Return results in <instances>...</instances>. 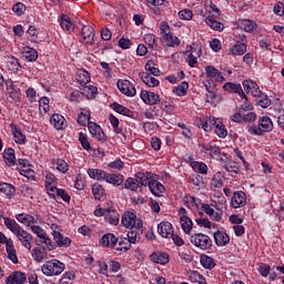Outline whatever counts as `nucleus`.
Wrapping results in <instances>:
<instances>
[{
  "mask_svg": "<svg viewBox=\"0 0 284 284\" xmlns=\"http://www.w3.org/2000/svg\"><path fill=\"white\" fill-rule=\"evenodd\" d=\"M41 270L44 276H59V274H61L63 270H65V264L59 260H52V261L45 262L42 265Z\"/></svg>",
  "mask_w": 284,
  "mask_h": 284,
  "instance_id": "nucleus-1",
  "label": "nucleus"
},
{
  "mask_svg": "<svg viewBox=\"0 0 284 284\" xmlns=\"http://www.w3.org/2000/svg\"><path fill=\"white\" fill-rule=\"evenodd\" d=\"M274 130V123L270 116H262L258 121V126H250L248 132L257 136H263L264 132H272Z\"/></svg>",
  "mask_w": 284,
  "mask_h": 284,
  "instance_id": "nucleus-2",
  "label": "nucleus"
},
{
  "mask_svg": "<svg viewBox=\"0 0 284 284\" xmlns=\"http://www.w3.org/2000/svg\"><path fill=\"white\" fill-rule=\"evenodd\" d=\"M122 225L126 227V230H143L141 219H136V214L130 211L124 212L122 215Z\"/></svg>",
  "mask_w": 284,
  "mask_h": 284,
  "instance_id": "nucleus-3",
  "label": "nucleus"
},
{
  "mask_svg": "<svg viewBox=\"0 0 284 284\" xmlns=\"http://www.w3.org/2000/svg\"><path fill=\"white\" fill-rule=\"evenodd\" d=\"M191 243L199 247V250H211L212 248V239L203 233H194L191 235Z\"/></svg>",
  "mask_w": 284,
  "mask_h": 284,
  "instance_id": "nucleus-4",
  "label": "nucleus"
},
{
  "mask_svg": "<svg viewBox=\"0 0 284 284\" xmlns=\"http://www.w3.org/2000/svg\"><path fill=\"white\" fill-rule=\"evenodd\" d=\"M116 87L125 97H134V94H136L134 84L128 80H118Z\"/></svg>",
  "mask_w": 284,
  "mask_h": 284,
  "instance_id": "nucleus-5",
  "label": "nucleus"
},
{
  "mask_svg": "<svg viewBox=\"0 0 284 284\" xmlns=\"http://www.w3.org/2000/svg\"><path fill=\"white\" fill-rule=\"evenodd\" d=\"M88 128L92 136H95L98 141H102V143H105L106 136H105V133L103 132V129H101V125L97 124L95 122H89Z\"/></svg>",
  "mask_w": 284,
  "mask_h": 284,
  "instance_id": "nucleus-6",
  "label": "nucleus"
},
{
  "mask_svg": "<svg viewBox=\"0 0 284 284\" xmlns=\"http://www.w3.org/2000/svg\"><path fill=\"white\" fill-rule=\"evenodd\" d=\"M116 243H119V237L113 233H106L100 240V245H102V247L114 248L116 247Z\"/></svg>",
  "mask_w": 284,
  "mask_h": 284,
  "instance_id": "nucleus-7",
  "label": "nucleus"
},
{
  "mask_svg": "<svg viewBox=\"0 0 284 284\" xmlns=\"http://www.w3.org/2000/svg\"><path fill=\"white\" fill-rule=\"evenodd\" d=\"M140 97L146 105H156L161 101L159 94L150 91H142Z\"/></svg>",
  "mask_w": 284,
  "mask_h": 284,
  "instance_id": "nucleus-8",
  "label": "nucleus"
},
{
  "mask_svg": "<svg viewBox=\"0 0 284 284\" xmlns=\"http://www.w3.org/2000/svg\"><path fill=\"white\" fill-rule=\"evenodd\" d=\"M158 233L163 239H170V236H172V234H174V230L172 229V223H170V222H161L158 225Z\"/></svg>",
  "mask_w": 284,
  "mask_h": 284,
  "instance_id": "nucleus-9",
  "label": "nucleus"
},
{
  "mask_svg": "<svg viewBox=\"0 0 284 284\" xmlns=\"http://www.w3.org/2000/svg\"><path fill=\"white\" fill-rule=\"evenodd\" d=\"M200 148H202V152H205V154H209L210 156H212V159L221 154V149L214 142H210L207 144H200Z\"/></svg>",
  "mask_w": 284,
  "mask_h": 284,
  "instance_id": "nucleus-10",
  "label": "nucleus"
},
{
  "mask_svg": "<svg viewBox=\"0 0 284 284\" xmlns=\"http://www.w3.org/2000/svg\"><path fill=\"white\" fill-rule=\"evenodd\" d=\"M16 235L19 239V241L22 243L23 247H27V250H32V244H31L32 235L28 233V231L22 229Z\"/></svg>",
  "mask_w": 284,
  "mask_h": 284,
  "instance_id": "nucleus-11",
  "label": "nucleus"
},
{
  "mask_svg": "<svg viewBox=\"0 0 284 284\" xmlns=\"http://www.w3.org/2000/svg\"><path fill=\"white\" fill-rule=\"evenodd\" d=\"M231 205L232 207H235V209L243 207V205H245V192L243 191L234 192L231 199Z\"/></svg>",
  "mask_w": 284,
  "mask_h": 284,
  "instance_id": "nucleus-12",
  "label": "nucleus"
},
{
  "mask_svg": "<svg viewBox=\"0 0 284 284\" xmlns=\"http://www.w3.org/2000/svg\"><path fill=\"white\" fill-rule=\"evenodd\" d=\"M52 234L59 247H70V245H72V240H70V237H64L59 231H53Z\"/></svg>",
  "mask_w": 284,
  "mask_h": 284,
  "instance_id": "nucleus-13",
  "label": "nucleus"
},
{
  "mask_svg": "<svg viewBox=\"0 0 284 284\" xmlns=\"http://www.w3.org/2000/svg\"><path fill=\"white\" fill-rule=\"evenodd\" d=\"M223 90H225L226 92H235L241 97V99L247 100V95H245V92H243L241 84H234L232 82H226L223 87Z\"/></svg>",
  "mask_w": 284,
  "mask_h": 284,
  "instance_id": "nucleus-14",
  "label": "nucleus"
},
{
  "mask_svg": "<svg viewBox=\"0 0 284 284\" xmlns=\"http://www.w3.org/2000/svg\"><path fill=\"white\" fill-rule=\"evenodd\" d=\"M3 159L8 168H12V165H17V156L14 155V149L12 148L6 149L3 152Z\"/></svg>",
  "mask_w": 284,
  "mask_h": 284,
  "instance_id": "nucleus-15",
  "label": "nucleus"
},
{
  "mask_svg": "<svg viewBox=\"0 0 284 284\" xmlns=\"http://www.w3.org/2000/svg\"><path fill=\"white\" fill-rule=\"evenodd\" d=\"M26 278V273L14 272L8 276L6 284H23Z\"/></svg>",
  "mask_w": 284,
  "mask_h": 284,
  "instance_id": "nucleus-16",
  "label": "nucleus"
},
{
  "mask_svg": "<svg viewBox=\"0 0 284 284\" xmlns=\"http://www.w3.org/2000/svg\"><path fill=\"white\" fill-rule=\"evenodd\" d=\"M139 77L149 88H156L159 85V80L148 72H140Z\"/></svg>",
  "mask_w": 284,
  "mask_h": 284,
  "instance_id": "nucleus-17",
  "label": "nucleus"
},
{
  "mask_svg": "<svg viewBox=\"0 0 284 284\" xmlns=\"http://www.w3.org/2000/svg\"><path fill=\"white\" fill-rule=\"evenodd\" d=\"M82 37L83 41H87V43L92 45L94 43V28H92L91 26H83Z\"/></svg>",
  "mask_w": 284,
  "mask_h": 284,
  "instance_id": "nucleus-18",
  "label": "nucleus"
},
{
  "mask_svg": "<svg viewBox=\"0 0 284 284\" xmlns=\"http://www.w3.org/2000/svg\"><path fill=\"white\" fill-rule=\"evenodd\" d=\"M50 123L55 130H65V118L61 114H53L50 119Z\"/></svg>",
  "mask_w": 284,
  "mask_h": 284,
  "instance_id": "nucleus-19",
  "label": "nucleus"
},
{
  "mask_svg": "<svg viewBox=\"0 0 284 284\" xmlns=\"http://www.w3.org/2000/svg\"><path fill=\"white\" fill-rule=\"evenodd\" d=\"M151 261L160 265H168L170 263V255L168 253H152Z\"/></svg>",
  "mask_w": 284,
  "mask_h": 284,
  "instance_id": "nucleus-20",
  "label": "nucleus"
},
{
  "mask_svg": "<svg viewBox=\"0 0 284 284\" xmlns=\"http://www.w3.org/2000/svg\"><path fill=\"white\" fill-rule=\"evenodd\" d=\"M206 75L210 79H214V81H225V78L222 75L221 71H219L216 68L209 65L205 68Z\"/></svg>",
  "mask_w": 284,
  "mask_h": 284,
  "instance_id": "nucleus-21",
  "label": "nucleus"
},
{
  "mask_svg": "<svg viewBox=\"0 0 284 284\" xmlns=\"http://www.w3.org/2000/svg\"><path fill=\"white\" fill-rule=\"evenodd\" d=\"M149 190L154 194V196H161L162 192H165V186L156 180H151V183H149Z\"/></svg>",
  "mask_w": 284,
  "mask_h": 284,
  "instance_id": "nucleus-22",
  "label": "nucleus"
},
{
  "mask_svg": "<svg viewBox=\"0 0 284 284\" xmlns=\"http://www.w3.org/2000/svg\"><path fill=\"white\" fill-rule=\"evenodd\" d=\"M214 241L216 245H227V243H230V235L225 232L217 231L214 233Z\"/></svg>",
  "mask_w": 284,
  "mask_h": 284,
  "instance_id": "nucleus-23",
  "label": "nucleus"
},
{
  "mask_svg": "<svg viewBox=\"0 0 284 284\" xmlns=\"http://www.w3.org/2000/svg\"><path fill=\"white\" fill-rule=\"evenodd\" d=\"M243 88L245 92H250L252 90L251 92L253 97H258V94H261V90L258 89V84H256V82L245 80L243 82Z\"/></svg>",
  "mask_w": 284,
  "mask_h": 284,
  "instance_id": "nucleus-24",
  "label": "nucleus"
},
{
  "mask_svg": "<svg viewBox=\"0 0 284 284\" xmlns=\"http://www.w3.org/2000/svg\"><path fill=\"white\" fill-rule=\"evenodd\" d=\"M104 219L106 223H110V225H119V214L114 210L106 209Z\"/></svg>",
  "mask_w": 284,
  "mask_h": 284,
  "instance_id": "nucleus-25",
  "label": "nucleus"
},
{
  "mask_svg": "<svg viewBox=\"0 0 284 284\" xmlns=\"http://www.w3.org/2000/svg\"><path fill=\"white\" fill-rule=\"evenodd\" d=\"M180 223H181V227L185 234H190V232H192V227H193L194 223H192V219H190L187 215L181 216Z\"/></svg>",
  "mask_w": 284,
  "mask_h": 284,
  "instance_id": "nucleus-26",
  "label": "nucleus"
},
{
  "mask_svg": "<svg viewBox=\"0 0 284 284\" xmlns=\"http://www.w3.org/2000/svg\"><path fill=\"white\" fill-rule=\"evenodd\" d=\"M135 181L136 183L141 186V187H145V186H150V183H152V180H150V173L145 174V173H136L135 174Z\"/></svg>",
  "mask_w": 284,
  "mask_h": 284,
  "instance_id": "nucleus-27",
  "label": "nucleus"
},
{
  "mask_svg": "<svg viewBox=\"0 0 284 284\" xmlns=\"http://www.w3.org/2000/svg\"><path fill=\"white\" fill-rule=\"evenodd\" d=\"M3 221H4L6 227L10 230V232H12L13 234H17L22 230L21 225H19V223H17V221L14 220H10L9 217H3Z\"/></svg>",
  "mask_w": 284,
  "mask_h": 284,
  "instance_id": "nucleus-28",
  "label": "nucleus"
},
{
  "mask_svg": "<svg viewBox=\"0 0 284 284\" xmlns=\"http://www.w3.org/2000/svg\"><path fill=\"white\" fill-rule=\"evenodd\" d=\"M7 254L8 258H10L14 264L19 263V258L17 257V250H14V244L12 243V240H9V242H7Z\"/></svg>",
  "mask_w": 284,
  "mask_h": 284,
  "instance_id": "nucleus-29",
  "label": "nucleus"
},
{
  "mask_svg": "<svg viewBox=\"0 0 284 284\" xmlns=\"http://www.w3.org/2000/svg\"><path fill=\"white\" fill-rule=\"evenodd\" d=\"M200 122L205 132H212V128H216V123H219V120L210 116L205 121L200 120Z\"/></svg>",
  "mask_w": 284,
  "mask_h": 284,
  "instance_id": "nucleus-30",
  "label": "nucleus"
},
{
  "mask_svg": "<svg viewBox=\"0 0 284 284\" xmlns=\"http://www.w3.org/2000/svg\"><path fill=\"white\" fill-rule=\"evenodd\" d=\"M205 23L210 26V28H212L213 30H217V32H221V30H223L224 28L223 23L214 19V16H207L205 19Z\"/></svg>",
  "mask_w": 284,
  "mask_h": 284,
  "instance_id": "nucleus-31",
  "label": "nucleus"
},
{
  "mask_svg": "<svg viewBox=\"0 0 284 284\" xmlns=\"http://www.w3.org/2000/svg\"><path fill=\"white\" fill-rule=\"evenodd\" d=\"M88 174L90 179H95L97 181H105L106 173L99 169H89Z\"/></svg>",
  "mask_w": 284,
  "mask_h": 284,
  "instance_id": "nucleus-32",
  "label": "nucleus"
},
{
  "mask_svg": "<svg viewBox=\"0 0 284 284\" xmlns=\"http://www.w3.org/2000/svg\"><path fill=\"white\" fill-rule=\"evenodd\" d=\"M31 254H32V257L34 258V261H37V263H41V261H43V258H45V247L38 246L32 250Z\"/></svg>",
  "mask_w": 284,
  "mask_h": 284,
  "instance_id": "nucleus-33",
  "label": "nucleus"
},
{
  "mask_svg": "<svg viewBox=\"0 0 284 284\" xmlns=\"http://www.w3.org/2000/svg\"><path fill=\"white\" fill-rule=\"evenodd\" d=\"M106 183H112V185H121L123 183V175L121 174H108L104 178Z\"/></svg>",
  "mask_w": 284,
  "mask_h": 284,
  "instance_id": "nucleus-34",
  "label": "nucleus"
},
{
  "mask_svg": "<svg viewBox=\"0 0 284 284\" xmlns=\"http://www.w3.org/2000/svg\"><path fill=\"white\" fill-rule=\"evenodd\" d=\"M112 110H115L118 114H123V116H132V111L118 102L111 104Z\"/></svg>",
  "mask_w": 284,
  "mask_h": 284,
  "instance_id": "nucleus-35",
  "label": "nucleus"
},
{
  "mask_svg": "<svg viewBox=\"0 0 284 284\" xmlns=\"http://www.w3.org/2000/svg\"><path fill=\"white\" fill-rule=\"evenodd\" d=\"M200 261L202 267H205L206 270H214V267H216V263H214V258L211 256L202 255Z\"/></svg>",
  "mask_w": 284,
  "mask_h": 284,
  "instance_id": "nucleus-36",
  "label": "nucleus"
},
{
  "mask_svg": "<svg viewBox=\"0 0 284 284\" xmlns=\"http://www.w3.org/2000/svg\"><path fill=\"white\" fill-rule=\"evenodd\" d=\"M17 221H19V223H27V225H30L32 223H37V220L34 219V216L28 214V213H21L18 214L16 216Z\"/></svg>",
  "mask_w": 284,
  "mask_h": 284,
  "instance_id": "nucleus-37",
  "label": "nucleus"
},
{
  "mask_svg": "<svg viewBox=\"0 0 284 284\" xmlns=\"http://www.w3.org/2000/svg\"><path fill=\"white\" fill-rule=\"evenodd\" d=\"M124 187H126V190H132L133 192H141V185L136 182L135 178H129L125 181Z\"/></svg>",
  "mask_w": 284,
  "mask_h": 284,
  "instance_id": "nucleus-38",
  "label": "nucleus"
},
{
  "mask_svg": "<svg viewBox=\"0 0 284 284\" xmlns=\"http://www.w3.org/2000/svg\"><path fill=\"white\" fill-rule=\"evenodd\" d=\"M0 192H2V194H6V196L10 199V196H14L16 189L12 184L1 183Z\"/></svg>",
  "mask_w": 284,
  "mask_h": 284,
  "instance_id": "nucleus-39",
  "label": "nucleus"
},
{
  "mask_svg": "<svg viewBox=\"0 0 284 284\" xmlns=\"http://www.w3.org/2000/svg\"><path fill=\"white\" fill-rule=\"evenodd\" d=\"M156 64L154 63V61L150 60L146 62L145 64V70L146 72H149V74H153V77H161V70H159V68L155 67Z\"/></svg>",
  "mask_w": 284,
  "mask_h": 284,
  "instance_id": "nucleus-40",
  "label": "nucleus"
},
{
  "mask_svg": "<svg viewBox=\"0 0 284 284\" xmlns=\"http://www.w3.org/2000/svg\"><path fill=\"white\" fill-rule=\"evenodd\" d=\"M247 51V44L236 42L235 45L231 49L232 54H237L241 57Z\"/></svg>",
  "mask_w": 284,
  "mask_h": 284,
  "instance_id": "nucleus-41",
  "label": "nucleus"
},
{
  "mask_svg": "<svg viewBox=\"0 0 284 284\" xmlns=\"http://www.w3.org/2000/svg\"><path fill=\"white\" fill-rule=\"evenodd\" d=\"M215 134H217L220 139H225V136H227V130H225V124H223L221 120H217V123L215 124Z\"/></svg>",
  "mask_w": 284,
  "mask_h": 284,
  "instance_id": "nucleus-42",
  "label": "nucleus"
},
{
  "mask_svg": "<svg viewBox=\"0 0 284 284\" xmlns=\"http://www.w3.org/2000/svg\"><path fill=\"white\" fill-rule=\"evenodd\" d=\"M256 97H257L256 103L261 108H270V105H272V100H270V98H267L266 94L261 93Z\"/></svg>",
  "mask_w": 284,
  "mask_h": 284,
  "instance_id": "nucleus-43",
  "label": "nucleus"
},
{
  "mask_svg": "<svg viewBox=\"0 0 284 284\" xmlns=\"http://www.w3.org/2000/svg\"><path fill=\"white\" fill-rule=\"evenodd\" d=\"M61 28H62V30H67V32H72L74 30V26L70 21V17L62 16V18H61Z\"/></svg>",
  "mask_w": 284,
  "mask_h": 284,
  "instance_id": "nucleus-44",
  "label": "nucleus"
},
{
  "mask_svg": "<svg viewBox=\"0 0 284 284\" xmlns=\"http://www.w3.org/2000/svg\"><path fill=\"white\" fill-rule=\"evenodd\" d=\"M13 136H14L16 143H19V144H24L26 143V135L17 126H14V129H13Z\"/></svg>",
  "mask_w": 284,
  "mask_h": 284,
  "instance_id": "nucleus-45",
  "label": "nucleus"
},
{
  "mask_svg": "<svg viewBox=\"0 0 284 284\" xmlns=\"http://www.w3.org/2000/svg\"><path fill=\"white\" fill-rule=\"evenodd\" d=\"M164 39L166 40V45H171V47H174V45H180L181 44V40H179L176 38V36L172 34V33H165L164 34Z\"/></svg>",
  "mask_w": 284,
  "mask_h": 284,
  "instance_id": "nucleus-46",
  "label": "nucleus"
},
{
  "mask_svg": "<svg viewBox=\"0 0 284 284\" xmlns=\"http://www.w3.org/2000/svg\"><path fill=\"white\" fill-rule=\"evenodd\" d=\"M189 88H190V84L184 81L173 92H175L178 97H185L187 94Z\"/></svg>",
  "mask_w": 284,
  "mask_h": 284,
  "instance_id": "nucleus-47",
  "label": "nucleus"
},
{
  "mask_svg": "<svg viewBox=\"0 0 284 284\" xmlns=\"http://www.w3.org/2000/svg\"><path fill=\"white\" fill-rule=\"evenodd\" d=\"M78 81L80 85H87V83H90V73L85 70H82L78 73Z\"/></svg>",
  "mask_w": 284,
  "mask_h": 284,
  "instance_id": "nucleus-48",
  "label": "nucleus"
},
{
  "mask_svg": "<svg viewBox=\"0 0 284 284\" xmlns=\"http://www.w3.org/2000/svg\"><path fill=\"white\" fill-rule=\"evenodd\" d=\"M131 231L126 234L128 236V243L130 244H134L136 243V236L139 234V232L143 233V229L139 230V229H130Z\"/></svg>",
  "mask_w": 284,
  "mask_h": 284,
  "instance_id": "nucleus-49",
  "label": "nucleus"
},
{
  "mask_svg": "<svg viewBox=\"0 0 284 284\" xmlns=\"http://www.w3.org/2000/svg\"><path fill=\"white\" fill-rule=\"evenodd\" d=\"M109 121L113 126L115 134H121V132H123V129L119 128V118L114 116L113 114H110Z\"/></svg>",
  "mask_w": 284,
  "mask_h": 284,
  "instance_id": "nucleus-50",
  "label": "nucleus"
},
{
  "mask_svg": "<svg viewBox=\"0 0 284 284\" xmlns=\"http://www.w3.org/2000/svg\"><path fill=\"white\" fill-rule=\"evenodd\" d=\"M75 277L74 272H65L60 278L61 284H72V280Z\"/></svg>",
  "mask_w": 284,
  "mask_h": 284,
  "instance_id": "nucleus-51",
  "label": "nucleus"
},
{
  "mask_svg": "<svg viewBox=\"0 0 284 284\" xmlns=\"http://www.w3.org/2000/svg\"><path fill=\"white\" fill-rule=\"evenodd\" d=\"M92 192L94 199L100 200L103 196V186H101L99 183H95L92 185Z\"/></svg>",
  "mask_w": 284,
  "mask_h": 284,
  "instance_id": "nucleus-52",
  "label": "nucleus"
},
{
  "mask_svg": "<svg viewBox=\"0 0 284 284\" xmlns=\"http://www.w3.org/2000/svg\"><path fill=\"white\" fill-rule=\"evenodd\" d=\"M26 59L30 62L39 59V52H37V49L29 48L28 51L26 52Z\"/></svg>",
  "mask_w": 284,
  "mask_h": 284,
  "instance_id": "nucleus-53",
  "label": "nucleus"
},
{
  "mask_svg": "<svg viewBox=\"0 0 284 284\" xmlns=\"http://www.w3.org/2000/svg\"><path fill=\"white\" fill-rule=\"evenodd\" d=\"M119 245L120 247H116L115 250H118V252H121L122 250H124V252H128L132 248V244H130V242H128V237H124V240H120L119 241Z\"/></svg>",
  "mask_w": 284,
  "mask_h": 284,
  "instance_id": "nucleus-54",
  "label": "nucleus"
},
{
  "mask_svg": "<svg viewBox=\"0 0 284 284\" xmlns=\"http://www.w3.org/2000/svg\"><path fill=\"white\" fill-rule=\"evenodd\" d=\"M79 141L83 150H92V146L90 145V141H88V136L82 132L79 133Z\"/></svg>",
  "mask_w": 284,
  "mask_h": 284,
  "instance_id": "nucleus-55",
  "label": "nucleus"
},
{
  "mask_svg": "<svg viewBox=\"0 0 284 284\" xmlns=\"http://www.w3.org/2000/svg\"><path fill=\"white\" fill-rule=\"evenodd\" d=\"M31 231L33 234H37L38 239H45L48 236V233L41 229L39 225H32Z\"/></svg>",
  "mask_w": 284,
  "mask_h": 284,
  "instance_id": "nucleus-56",
  "label": "nucleus"
},
{
  "mask_svg": "<svg viewBox=\"0 0 284 284\" xmlns=\"http://www.w3.org/2000/svg\"><path fill=\"white\" fill-rule=\"evenodd\" d=\"M90 121V111L81 112L78 116V123L79 125H85Z\"/></svg>",
  "mask_w": 284,
  "mask_h": 284,
  "instance_id": "nucleus-57",
  "label": "nucleus"
},
{
  "mask_svg": "<svg viewBox=\"0 0 284 284\" xmlns=\"http://www.w3.org/2000/svg\"><path fill=\"white\" fill-rule=\"evenodd\" d=\"M12 11L14 12V14H17L18 17H21V14H23V12H26V4H23L22 2H18L12 7Z\"/></svg>",
  "mask_w": 284,
  "mask_h": 284,
  "instance_id": "nucleus-58",
  "label": "nucleus"
},
{
  "mask_svg": "<svg viewBox=\"0 0 284 284\" xmlns=\"http://www.w3.org/2000/svg\"><path fill=\"white\" fill-rule=\"evenodd\" d=\"M179 17L180 19H182L183 21H190V19H192L193 13L192 10L190 9H184L182 11L179 12Z\"/></svg>",
  "mask_w": 284,
  "mask_h": 284,
  "instance_id": "nucleus-59",
  "label": "nucleus"
},
{
  "mask_svg": "<svg viewBox=\"0 0 284 284\" xmlns=\"http://www.w3.org/2000/svg\"><path fill=\"white\" fill-rule=\"evenodd\" d=\"M191 179V183H193V185H196V187L203 185V176H201L197 173H194L190 176Z\"/></svg>",
  "mask_w": 284,
  "mask_h": 284,
  "instance_id": "nucleus-60",
  "label": "nucleus"
},
{
  "mask_svg": "<svg viewBox=\"0 0 284 284\" xmlns=\"http://www.w3.org/2000/svg\"><path fill=\"white\" fill-rule=\"evenodd\" d=\"M225 170L233 174H239V164L236 162H229L225 164Z\"/></svg>",
  "mask_w": 284,
  "mask_h": 284,
  "instance_id": "nucleus-61",
  "label": "nucleus"
},
{
  "mask_svg": "<svg viewBox=\"0 0 284 284\" xmlns=\"http://www.w3.org/2000/svg\"><path fill=\"white\" fill-rule=\"evenodd\" d=\"M144 41L145 43H148L149 48H153L154 44L156 43V36L148 33L144 36Z\"/></svg>",
  "mask_w": 284,
  "mask_h": 284,
  "instance_id": "nucleus-62",
  "label": "nucleus"
},
{
  "mask_svg": "<svg viewBox=\"0 0 284 284\" xmlns=\"http://www.w3.org/2000/svg\"><path fill=\"white\" fill-rule=\"evenodd\" d=\"M245 32H253L254 28H256V22L252 20H244L243 21Z\"/></svg>",
  "mask_w": 284,
  "mask_h": 284,
  "instance_id": "nucleus-63",
  "label": "nucleus"
},
{
  "mask_svg": "<svg viewBox=\"0 0 284 284\" xmlns=\"http://www.w3.org/2000/svg\"><path fill=\"white\" fill-rule=\"evenodd\" d=\"M57 165V169L59 170V172H62V174H65V172H68L69 170L68 162H65L64 160H58Z\"/></svg>",
  "mask_w": 284,
  "mask_h": 284,
  "instance_id": "nucleus-64",
  "label": "nucleus"
}]
</instances>
